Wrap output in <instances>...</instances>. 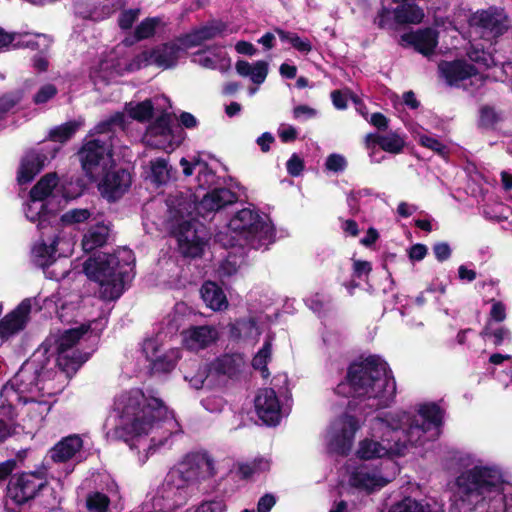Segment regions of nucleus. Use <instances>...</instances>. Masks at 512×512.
<instances>
[{
  "mask_svg": "<svg viewBox=\"0 0 512 512\" xmlns=\"http://www.w3.org/2000/svg\"><path fill=\"white\" fill-rule=\"evenodd\" d=\"M172 233L177 239L179 250L185 256L197 257L203 252L207 231L192 215V202L181 198L175 202L167 199Z\"/></svg>",
  "mask_w": 512,
  "mask_h": 512,
  "instance_id": "nucleus-6",
  "label": "nucleus"
},
{
  "mask_svg": "<svg viewBox=\"0 0 512 512\" xmlns=\"http://www.w3.org/2000/svg\"><path fill=\"white\" fill-rule=\"evenodd\" d=\"M103 178L99 182L101 193L110 200L121 197L131 185V175L127 170L118 169L102 173Z\"/></svg>",
  "mask_w": 512,
  "mask_h": 512,
  "instance_id": "nucleus-25",
  "label": "nucleus"
},
{
  "mask_svg": "<svg viewBox=\"0 0 512 512\" xmlns=\"http://www.w3.org/2000/svg\"><path fill=\"white\" fill-rule=\"evenodd\" d=\"M92 211L87 208L70 209L65 212L60 221L65 225L80 224L90 219Z\"/></svg>",
  "mask_w": 512,
  "mask_h": 512,
  "instance_id": "nucleus-50",
  "label": "nucleus"
},
{
  "mask_svg": "<svg viewBox=\"0 0 512 512\" xmlns=\"http://www.w3.org/2000/svg\"><path fill=\"white\" fill-rule=\"evenodd\" d=\"M225 23L213 21L179 38L184 48H192L201 45L203 42L212 40L218 36L232 33Z\"/></svg>",
  "mask_w": 512,
  "mask_h": 512,
  "instance_id": "nucleus-27",
  "label": "nucleus"
},
{
  "mask_svg": "<svg viewBox=\"0 0 512 512\" xmlns=\"http://www.w3.org/2000/svg\"><path fill=\"white\" fill-rule=\"evenodd\" d=\"M219 333L213 326H192L182 332V344L190 351L203 350L217 341Z\"/></svg>",
  "mask_w": 512,
  "mask_h": 512,
  "instance_id": "nucleus-26",
  "label": "nucleus"
},
{
  "mask_svg": "<svg viewBox=\"0 0 512 512\" xmlns=\"http://www.w3.org/2000/svg\"><path fill=\"white\" fill-rule=\"evenodd\" d=\"M195 164L198 166L197 181L199 186L205 187L212 184L214 180V173L208 167L207 163L200 159H196Z\"/></svg>",
  "mask_w": 512,
  "mask_h": 512,
  "instance_id": "nucleus-55",
  "label": "nucleus"
},
{
  "mask_svg": "<svg viewBox=\"0 0 512 512\" xmlns=\"http://www.w3.org/2000/svg\"><path fill=\"white\" fill-rule=\"evenodd\" d=\"M439 71L451 86L462 87L474 91L483 86L485 77L472 64L464 60L442 62Z\"/></svg>",
  "mask_w": 512,
  "mask_h": 512,
  "instance_id": "nucleus-18",
  "label": "nucleus"
},
{
  "mask_svg": "<svg viewBox=\"0 0 512 512\" xmlns=\"http://www.w3.org/2000/svg\"><path fill=\"white\" fill-rule=\"evenodd\" d=\"M82 120H75L66 122L50 131V138L52 141L63 143L70 139L77 129L82 126Z\"/></svg>",
  "mask_w": 512,
  "mask_h": 512,
  "instance_id": "nucleus-44",
  "label": "nucleus"
},
{
  "mask_svg": "<svg viewBox=\"0 0 512 512\" xmlns=\"http://www.w3.org/2000/svg\"><path fill=\"white\" fill-rule=\"evenodd\" d=\"M502 119L501 113L493 107L485 106L480 111V122L484 126H492Z\"/></svg>",
  "mask_w": 512,
  "mask_h": 512,
  "instance_id": "nucleus-57",
  "label": "nucleus"
},
{
  "mask_svg": "<svg viewBox=\"0 0 512 512\" xmlns=\"http://www.w3.org/2000/svg\"><path fill=\"white\" fill-rule=\"evenodd\" d=\"M226 506L220 500L204 501L195 510V512H225Z\"/></svg>",
  "mask_w": 512,
  "mask_h": 512,
  "instance_id": "nucleus-60",
  "label": "nucleus"
},
{
  "mask_svg": "<svg viewBox=\"0 0 512 512\" xmlns=\"http://www.w3.org/2000/svg\"><path fill=\"white\" fill-rule=\"evenodd\" d=\"M278 135L283 142H291L296 139L297 130L291 125L282 124L279 127Z\"/></svg>",
  "mask_w": 512,
  "mask_h": 512,
  "instance_id": "nucleus-63",
  "label": "nucleus"
},
{
  "mask_svg": "<svg viewBox=\"0 0 512 512\" xmlns=\"http://www.w3.org/2000/svg\"><path fill=\"white\" fill-rule=\"evenodd\" d=\"M235 68L240 76L249 77L257 85L262 84L268 74V64L265 61H257L254 64H250L247 61L239 60Z\"/></svg>",
  "mask_w": 512,
  "mask_h": 512,
  "instance_id": "nucleus-36",
  "label": "nucleus"
},
{
  "mask_svg": "<svg viewBox=\"0 0 512 512\" xmlns=\"http://www.w3.org/2000/svg\"><path fill=\"white\" fill-rule=\"evenodd\" d=\"M468 57L469 60L474 63V65L472 66L476 68L479 72H481V70L483 69H488L496 65L491 53L486 52L484 50L472 48L468 52Z\"/></svg>",
  "mask_w": 512,
  "mask_h": 512,
  "instance_id": "nucleus-45",
  "label": "nucleus"
},
{
  "mask_svg": "<svg viewBox=\"0 0 512 512\" xmlns=\"http://www.w3.org/2000/svg\"><path fill=\"white\" fill-rule=\"evenodd\" d=\"M276 499L272 494L262 496L257 504V512H269L275 505Z\"/></svg>",
  "mask_w": 512,
  "mask_h": 512,
  "instance_id": "nucleus-64",
  "label": "nucleus"
},
{
  "mask_svg": "<svg viewBox=\"0 0 512 512\" xmlns=\"http://www.w3.org/2000/svg\"><path fill=\"white\" fill-rule=\"evenodd\" d=\"M140 10L139 9H129L123 11L119 16V26L122 29H129L132 27L133 23L138 19Z\"/></svg>",
  "mask_w": 512,
  "mask_h": 512,
  "instance_id": "nucleus-59",
  "label": "nucleus"
},
{
  "mask_svg": "<svg viewBox=\"0 0 512 512\" xmlns=\"http://www.w3.org/2000/svg\"><path fill=\"white\" fill-rule=\"evenodd\" d=\"M27 93L26 87L18 88L0 97V115L18 105Z\"/></svg>",
  "mask_w": 512,
  "mask_h": 512,
  "instance_id": "nucleus-46",
  "label": "nucleus"
},
{
  "mask_svg": "<svg viewBox=\"0 0 512 512\" xmlns=\"http://www.w3.org/2000/svg\"><path fill=\"white\" fill-rule=\"evenodd\" d=\"M26 218L31 222H38L37 226L40 231L49 230L55 227L56 216L46 209V204L38 199L30 197L29 202L24 208ZM56 227H59L56 225Z\"/></svg>",
  "mask_w": 512,
  "mask_h": 512,
  "instance_id": "nucleus-31",
  "label": "nucleus"
},
{
  "mask_svg": "<svg viewBox=\"0 0 512 512\" xmlns=\"http://www.w3.org/2000/svg\"><path fill=\"white\" fill-rule=\"evenodd\" d=\"M44 485L45 478L43 473H22L9 481L7 497L15 504L22 505L32 500Z\"/></svg>",
  "mask_w": 512,
  "mask_h": 512,
  "instance_id": "nucleus-22",
  "label": "nucleus"
},
{
  "mask_svg": "<svg viewBox=\"0 0 512 512\" xmlns=\"http://www.w3.org/2000/svg\"><path fill=\"white\" fill-rule=\"evenodd\" d=\"M419 142L424 147L431 149L432 151L438 153L439 155H445L446 153V147L438 139L434 137L425 134H420Z\"/></svg>",
  "mask_w": 512,
  "mask_h": 512,
  "instance_id": "nucleus-58",
  "label": "nucleus"
},
{
  "mask_svg": "<svg viewBox=\"0 0 512 512\" xmlns=\"http://www.w3.org/2000/svg\"><path fill=\"white\" fill-rule=\"evenodd\" d=\"M20 370H27L29 373H32L34 375V378L32 379L33 391L25 392L23 394L24 398H21L20 401H23L25 404H28V420L33 428H38L41 426L43 420L50 412L51 405L47 401L35 400V395L40 392H42L43 394L46 393L48 395H51L54 393V391L51 387L45 385L44 383L40 385L44 381L46 376L43 372L37 373L36 370L30 371L28 368H21Z\"/></svg>",
  "mask_w": 512,
  "mask_h": 512,
  "instance_id": "nucleus-20",
  "label": "nucleus"
},
{
  "mask_svg": "<svg viewBox=\"0 0 512 512\" xmlns=\"http://www.w3.org/2000/svg\"><path fill=\"white\" fill-rule=\"evenodd\" d=\"M114 409L118 415L117 430L131 449L145 452L139 461L144 463L148 452L155 446H162L167 439L180 431L174 413L163 401L153 395L146 396L139 389L121 393L115 400Z\"/></svg>",
  "mask_w": 512,
  "mask_h": 512,
  "instance_id": "nucleus-2",
  "label": "nucleus"
},
{
  "mask_svg": "<svg viewBox=\"0 0 512 512\" xmlns=\"http://www.w3.org/2000/svg\"><path fill=\"white\" fill-rule=\"evenodd\" d=\"M58 187V177L55 173H49L43 176L37 184L31 189L30 197L42 202L53 198Z\"/></svg>",
  "mask_w": 512,
  "mask_h": 512,
  "instance_id": "nucleus-38",
  "label": "nucleus"
},
{
  "mask_svg": "<svg viewBox=\"0 0 512 512\" xmlns=\"http://www.w3.org/2000/svg\"><path fill=\"white\" fill-rule=\"evenodd\" d=\"M255 409L259 418L269 426L279 424L282 411L279 400L273 389L265 388L258 392L255 398Z\"/></svg>",
  "mask_w": 512,
  "mask_h": 512,
  "instance_id": "nucleus-24",
  "label": "nucleus"
},
{
  "mask_svg": "<svg viewBox=\"0 0 512 512\" xmlns=\"http://www.w3.org/2000/svg\"><path fill=\"white\" fill-rule=\"evenodd\" d=\"M181 198L187 199L192 202V215L196 212L197 215H200L203 218L208 217L210 214L220 210L228 204H232L236 201L235 194L226 188L214 189L211 192H208L203 196L201 201L196 204L192 199V195L183 194L170 196L168 199L173 200L176 203L181 201Z\"/></svg>",
  "mask_w": 512,
  "mask_h": 512,
  "instance_id": "nucleus-23",
  "label": "nucleus"
},
{
  "mask_svg": "<svg viewBox=\"0 0 512 512\" xmlns=\"http://www.w3.org/2000/svg\"><path fill=\"white\" fill-rule=\"evenodd\" d=\"M271 358V340L267 339L263 347L258 351L252 360V365L255 369L262 372L263 377L268 376L267 363Z\"/></svg>",
  "mask_w": 512,
  "mask_h": 512,
  "instance_id": "nucleus-48",
  "label": "nucleus"
},
{
  "mask_svg": "<svg viewBox=\"0 0 512 512\" xmlns=\"http://www.w3.org/2000/svg\"><path fill=\"white\" fill-rule=\"evenodd\" d=\"M437 39V32L434 29L426 28L403 34L401 36V43L403 45L412 46L419 53L428 56L437 46Z\"/></svg>",
  "mask_w": 512,
  "mask_h": 512,
  "instance_id": "nucleus-29",
  "label": "nucleus"
},
{
  "mask_svg": "<svg viewBox=\"0 0 512 512\" xmlns=\"http://www.w3.org/2000/svg\"><path fill=\"white\" fill-rule=\"evenodd\" d=\"M50 44V38L44 34H20V37H17L14 47H26L44 52L48 50Z\"/></svg>",
  "mask_w": 512,
  "mask_h": 512,
  "instance_id": "nucleus-39",
  "label": "nucleus"
},
{
  "mask_svg": "<svg viewBox=\"0 0 512 512\" xmlns=\"http://www.w3.org/2000/svg\"><path fill=\"white\" fill-rule=\"evenodd\" d=\"M109 504L110 499L101 492H91L86 498V508L89 512H107Z\"/></svg>",
  "mask_w": 512,
  "mask_h": 512,
  "instance_id": "nucleus-47",
  "label": "nucleus"
},
{
  "mask_svg": "<svg viewBox=\"0 0 512 512\" xmlns=\"http://www.w3.org/2000/svg\"><path fill=\"white\" fill-rule=\"evenodd\" d=\"M394 464L391 469L384 466L361 464L348 471V487L356 493L370 495L384 488L396 475Z\"/></svg>",
  "mask_w": 512,
  "mask_h": 512,
  "instance_id": "nucleus-10",
  "label": "nucleus"
},
{
  "mask_svg": "<svg viewBox=\"0 0 512 512\" xmlns=\"http://www.w3.org/2000/svg\"><path fill=\"white\" fill-rule=\"evenodd\" d=\"M441 421L442 411L435 404L421 405L414 416L399 411L376 417L370 437L359 441L356 456L362 460L404 456L410 448L435 440Z\"/></svg>",
  "mask_w": 512,
  "mask_h": 512,
  "instance_id": "nucleus-1",
  "label": "nucleus"
},
{
  "mask_svg": "<svg viewBox=\"0 0 512 512\" xmlns=\"http://www.w3.org/2000/svg\"><path fill=\"white\" fill-rule=\"evenodd\" d=\"M34 375L27 370H20L0 391V441L13 432L16 403L24 398L25 392H32Z\"/></svg>",
  "mask_w": 512,
  "mask_h": 512,
  "instance_id": "nucleus-9",
  "label": "nucleus"
},
{
  "mask_svg": "<svg viewBox=\"0 0 512 512\" xmlns=\"http://www.w3.org/2000/svg\"><path fill=\"white\" fill-rule=\"evenodd\" d=\"M58 94V89L54 84L46 83L38 88L32 97V101L35 105H43Z\"/></svg>",
  "mask_w": 512,
  "mask_h": 512,
  "instance_id": "nucleus-51",
  "label": "nucleus"
},
{
  "mask_svg": "<svg viewBox=\"0 0 512 512\" xmlns=\"http://www.w3.org/2000/svg\"><path fill=\"white\" fill-rule=\"evenodd\" d=\"M174 177L172 168L167 160L158 158L151 161V179L157 185L165 184Z\"/></svg>",
  "mask_w": 512,
  "mask_h": 512,
  "instance_id": "nucleus-40",
  "label": "nucleus"
},
{
  "mask_svg": "<svg viewBox=\"0 0 512 512\" xmlns=\"http://www.w3.org/2000/svg\"><path fill=\"white\" fill-rule=\"evenodd\" d=\"M203 301L214 311L226 309L228 306L227 298L222 289L214 282H206L201 288Z\"/></svg>",
  "mask_w": 512,
  "mask_h": 512,
  "instance_id": "nucleus-37",
  "label": "nucleus"
},
{
  "mask_svg": "<svg viewBox=\"0 0 512 512\" xmlns=\"http://www.w3.org/2000/svg\"><path fill=\"white\" fill-rule=\"evenodd\" d=\"M360 426L354 416L345 414L336 418L330 423L325 434L327 448L337 454H348Z\"/></svg>",
  "mask_w": 512,
  "mask_h": 512,
  "instance_id": "nucleus-16",
  "label": "nucleus"
},
{
  "mask_svg": "<svg viewBox=\"0 0 512 512\" xmlns=\"http://www.w3.org/2000/svg\"><path fill=\"white\" fill-rule=\"evenodd\" d=\"M143 352L148 360L153 363L157 370L168 371L173 368L177 360L180 358V350L172 349L165 355L159 354V344L157 339H147L143 343Z\"/></svg>",
  "mask_w": 512,
  "mask_h": 512,
  "instance_id": "nucleus-30",
  "label": "nucleus"
},
{
  "mask_svg": "<svg viewBox=\"0 0 512 512\" xmlns=\"http://www.w3.org/2000/svg\"><path fill=\"white\" fill-rule=\"evenodd\" d=\"M325 167L332 172H342L347 167V161L343 155L333 153L327 157Z\"/></svg>",
  "mask_w": 512,
  "mask_h": 512,
  "instance_id": "nucleus-56",
  "label": "nucleus"
},
{
  "mask_svg": "<svg viewBox=\"0 0 512 512\" xmlns=\"http://www.w3.org/2000/svg\"><path fill=\"white\" fill-rule=\"evenodd\" d=\"M109 226L103 222H98L91 226L84 234L82 239V248L85 252H90L103 246L109 236Z\"/></svg>",
  "mask_w": 512,
  "mask_h": 512,
  "instance_id": "nucleus-35",
  "label": "nucleus"
},
{
  "mask_svg": "<svg viewBox=\"0 0 512 512\" xmlns=\"http://www.w3.org/2000/svg\"><path fill=\"white\" fill-rule=\"evenodd\" d=\"M83 447V441L78 435L63 438L51 448L49 454L54 462H66L76 456Z\"/></svg>",
  "mask_w": 512,
  "mask_h": 512,
  "instance_id": "nucleus-34",
  "label": "nucleus"
},
{
  "mask_svg": "<svg viewBox=\"0 0 512 512\" xmlns=\"http://www.w3.org/2000/svg\"><path fill=\"white\" fill-rule=\"evenodd\" d=\"M277 34L282 41L289 42L295 49L302 53H308L311 51L312 46L308 39L300 38L295 33L286 32L278 29Z\"/></svg>",
  "mask_w": 512,
  "mask_h": 512,
  "instance_id": "nucleus-49",
  "label": "nucleus"
},
{
  "mask_svg": "<svg viewBox=\"0 0 512 512\" xmlns=\"http://www.w3.org/2000/svg\"><path fill=\"white\" fill-rule=\"evenodd\" d=\"M89 325H81L64 331L59 336L50 337L46 343L57 355V365L66 376L73 375L89 358V353H81L76 349L80 339L88 332Z\"/></svg>",
  "mask_w": 512,
  "mask_h": 512,
  "instance_id": "nucleus-8",
  "label": "nucleus"
},
{
  "mask_svg": "<svg viewBox=\"0 0 512 512\" xmlns=\"http://www.w3.org/2000/svg\"><path fill=\"white\" fill-rule=\"evenodd\" d=\"M113 143L111 137L88 141L79 152L82 167L87 175L96 180L102 173L113 167Z\"/></svg>",
  "mask_w": 512,
  "mask_h": 512,
  "instance_id": "nucleus-11",
  "label": "nucleus"
},
{
  "mask_svg": "<svg viewBox=\"0 0 512 512\" xmlns=\"http://www.w3.org/2000/svg\"><path fill=\"white\" fill-rule=\"evenodd\" d=\"M119 126L121 129L125 127V114L121 112H117L113 116H111L108 120L99 123L95 127V132L98 134H104L110 130L112 127Z\"/></svg>",
  "mask_w": 512,
  "mask_h": 512,
  "instance_id": "nucleus-54",
  "label": "nucleus"
},
{
  "mask_svg": "<svg viewBox=\"0 0 512 512\" xmlns=\"http://www.w3.org/2000/svg\"><path fill=\"white\" fill-rule=\"evenodd\" d=\"M126 112L132 119L143 122L152 116L153 104L150 100H145L140 103L130 102L125 106Z\"/></svg>",
  "mask_w": 512,
  "mask_h": 512,
  "instance_id": "nucleus-43",
  "label": "nucleus"
},
{
  "mask_svg": "<svg viewBox=\"0 0 512 512\" xmlns=\"http://www.w3.org/2000/svg\"><path fill=\"white\" fill-rule=\"evenodd\" d=\"M287 172L291 176H299L303 171L304 164L302 159L297 155L293 154L286 164Z\"/></svg>",
  "mask_w": 512,
  "mask_h": 512,
  "instance_id": "nucleus-61",
  "label": "nucleus"
},
{
  "mask_svg": "<svg viewBox=\"0 0 512 512\" xmlns=\"http://www.w3.org/2000/svg\"><path fill=\"white\" fill-rule=\"evenodd\" d=\"M48 156L37 151L28 152L22 159L18 181L19 183L30 182L45 166Z\"/></svg>",
  "mask_w": 512,
  "mask_h": 512,
  "instance_id": "nucleus-33",
  "label": "nucleus"
},
{
  "mask_svg": "<svg viewBox=\"0 0 512 512\" xmlns=\"http://www.w3.org/2000/svg\"><path fill=\"white\" fill-rule=\"evenodd\" d=\"M159 24V18H147L143 20L135 30L136 38L138 40H142L151 37Z\"/></svg>",
  "mask_w": 512,
  "mask_h": 512,
  "instance_id": "nucleus-53",
  "label": "nucleus"
},
{
  "mask_svg": "<svg viewBox=\"0 0 512 512\" xmlns=\"http://www.w3.org/2000/svg\"><path fill=\"white\" fill-rule=\"evenodd\" d=\"M228 230L235 234L229 245L243 241L255 249L267 246L274 240V229L265 215L257 210L244 208L238 211L228 224Z\"/></svg>",
  "mask_w": 512,
  "mask_h": 512,
  "instance_id": "nucleus-7",
  "label": "nucleus"
},
{
  "mask_svg": "<svg viewBox=\"0 0 512 512\" xmlns=\"http://www.w3.org/2000/svg\"><path fill=\"white\" fill-rule=\"evenodd\" d=\"M183 138L184 132L181 125L177 124L169 114H162L148 126L143 141L148 146L173 151L181 144Z\"/></svg>",
  "mask_w": 512,
  "mask_h": 512,
  "instance_id": "nucleus-14",
  "label": "nucleus"
},
{
  "mask_svg": "<svg viewBox=\"0 0 512 512\" xmlns=\"http://www.w3.org/2000/svg\"><path fill=\"white\" fill-rule=\"evenodd\" d=\"M32 307V299H24L12 312L0 321L1 337H9L24 329Z\"/></svg>",
  "mask_w": 512,
  "mask_h": 512,
  "instance_id": "nucleus-28",
  "label": "nucleus"
},
{
  "mask_svg": "<svg viewBox=\"0 0 512 512\" xmlns=\"http://www.w3.org/2000/svg\"><path fill=\"white\" fill-rule=\"evenodd\" d=\"M192 62L207 69H218L226 72L230 68V58L219 48L199 51L192 57Z\"/></svg>",
  "mask_w": 512,
  "mask_h": 512,
  "instance_id": "nucleus-32",
  "label": "nucleus"
},
{
  "mask_svg": "<svg viewBox=\"0 0 512 512\" xmlns=\"http://www.w3.org/2000/svg\"><path fill=\"white\" fill-rule=\"evenodd\" d=\"M232 335L244 339L257 340L261 332L253 319L238 320L232 326Z\"/></svg>",
  "mask_w": 512,
  "mask_h": 512,
  "instance_id": "nucleus-41",
  "label": "nucleus"
},
{
  "mask_svg": "<svg viewBox=\"0 0 512 512\" xmlns=\"http://www.w3.org/2000/svg\"><path fill=\"white\" fill-rule=\"evenodd\" d=\"M172 476L188 488L215 474L214 462L205 453L188 454L176 467L170 470Z\"/></svg>",
  "mask_w": 512,
  "mask_h": 512,
  "instance_id": "nucleus-17",
  "label": "nucleus"
},
{
  "mask_svg": "<svg viewBox=\"0 0 512 512\" xmlns=\"http://www.w3.org/2000/svg\"><path fill=\"white\" fill-rule=\"evenodd\" d=\"M335 392L353 398L354 404L363 403V409H380L390 405L396 394V382L388 364L378 356L350 365L346 380Z\"/></svg>",
  "mask_w": 512,
  "mask_h": 512,
  "instance_id": "nucleus-3",
  "label": "nucleus"
},
{
  "mask_svg": "<svg viewBox=\"0 0 512 512\" xmlns=\"http://www.w3.org/2000/svg\"><path fill=\"white\" fill-rule=\"evenodd\" d=\"M482 336L492 335L494 338V344L496 346L501 345L505 340L510 338V331L505 327H500L494 330L492 333L488 332V329H484L481 333Z\"/></svg>",
  "mask_w": 512,
  "mask_h": 512,
  "instance_id": "nucleus-62",
  "label": "nucleus"
},
{
  "mask_svg": "<svg viewBox=\"0 0 512 512\" xmlns=\"http://www.w3.org/2000/svg\"><path fill=\"white\" fill-rule=\"evenodd\" d=\"M389 512H430L428 507L412 498H405L393 505Z\"/></svg>",
  "mask_w": 512,
  "mask_h": 512,
  "instance_id": "nucleus-52",
  "label": "nucleus"
},
{
  "mask_svg": "<svg viewBox=\"0 0 512 512\" xmlns=\"http://www.w3.org/2000/svg\"><path fill=\"white\" fill-rule=\"evenodd\" d=\"M189 488L174 478L169 471L163 483L157 489L153 506L162 512H170L183 506L189 498Z\"/></svg>",
  "mask_w": 512,
  "mask_h": 512,
  "instance_id": "nucleus-21",
  "label": "nucleus"
},
{
  "mask_svg": "<svg viewBox=\"0 0 512 512\" xmlns=\"http://www.w3.org/2000/svg\"><path fill=\"white\" fill-rule=\"evenodd\" d=\"M470 25L481 38L487 41L497 39L509 27L505 12L495 7L475 12L470 18Z\"/></svg>",
  "mask_w": 512,
  "mask_h": 512,
  "instance_id": "nucleus-19",
  "label": "nucleus"
},
{
  "mask_svg": "<svg viewBox=\"0 0 512 512\" xmlns=\"http://www.w3.org/2000/svg\"><path fill=\"white\" fill-rule=\"evenodd\" d=\"M41 241L32 248V259L40 267L53 263L56 256H65L70 253L72 241L59 227L40 231Z\"/></svg>",
  "mask_w": 512,
  "mask_h": 512,
  "instance_id": "nucleus-13",
  "label": "nucleus"
},
{
  "mask_svg": "<svg viewBox=\"0 0 512 512\" xmlns=\"http://www.w3.org/2000/svg\"><path fill=\"white\" fill-rule=\"evenodd\" d=\"M134 257L129 249H121L116 254L101 253L84 262L86 276L100 286V295L105 300L120 297L126 279L132 271Z\"/></svg>",
  "mask_w": 512,
  "mask_h": 512,
  "instance_id": "nucleus-5",
  "label": "nucleus"
},
{
  "mask_svg": "<svg viewBox=\"0 0 512 512\" xmlns=\"http://www.w3.org/2000/svg\"><path fill=\"white\" fill-rule=\"evenodd\" d=\"M375 142L386 152L398 154L404 147V139L398 133L391 132L375 137Z\"/></svg>",
  "mask_w": 512,
  "mask_h": 512,
  "instance_id": "nucleus-42",
  "label": "nucleus"
},
{
  "mask_svg": "<svg viewBox=\"0 0 512 512\" xmlns=\"http://www.w3.org/2000/svg\"><path fill=\"white\" fill-rule=\"evenodd\" d=\"M185 50L187 48L183 47L179 39L177 42L165 43L142 51L132 60L128 69L134 71L150 65H155L162 69H170L176 66Z\"/></svg>",
  "mask_w": 512,
  "mask_h": 512,
  "instance_id": "nucleus-15",
  "label": "nucleus"
},
{
  "mask_svg": "<svg viewBox=\"0 0 512 512\" xmlns=\"http://www.w3.org/2000/svg\"><path fill=\"white\" fill-rule=\"evenodd\" d=\"M505 485L497 467L476 464L456 478L451 511L471 512L486 500L500 495Z\"/></svg>",
  "mask_w": 512,
  "mask_h": 512,
  "instance_id": "nucleus-4",
  "label": "nucleus"
},
{
  "mask_svg": "<svg viewBox=\"0 0 512 512\" xmlns=\"http://www.w3.org/2000/svg\"><path fill=\"white\" fill-rule=\"evenodd\" d=\"M244 366L245 359L242 354L226 353L217 357L208 366L199 367L196 374L185 373L184 378L191 387L200 389L207 378L221 376L232 378L240 373Z\"/></svg>",
  "mask_w": 512,
  "mask_h": 512,
  "instance_id": "nucleus-12",
  "label": "nucleus"
}]
</instances>
